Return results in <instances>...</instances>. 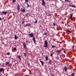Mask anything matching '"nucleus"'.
Segmentation results:
<instances>
[{"label": "nucleus", "instance_id": "f257e3e1", "mask_svg": "<svg viewBox=\"0 0 76 76\" xmlns=\"http://www.w3.org/2000/svg\"><path fill=\"white\" fill-rule=\"evenodd\" d=\"M45 45H44V47H47V45H48V42H47V41H45Z\"/></svg>", "mask_w": 76, "mask_h": 76}, {"label": "nucleus", "instance_id": "f03ea898", "mask_svg": "<svg viewBox=\"0 0 76 76\" xmlns=\"http://www.w3.org/2000/svg\"><path fill=\"white\" fill-rule=\"evenodd\" d=\"M28 35L30 36L31 38H33V37H34V34H33L32 33L29 34Z\"/></svg>", "mask_w": 76, "mask_h": 76}, {"label": "nucleus", "instance_id": "7ed1b4c3", "mask_svg": "<svg viewBox=\"0 0 76 76\" xmlns=\"http://www.w3.org/2000/svg\"><path fill=\"white\" fill-rule=\"evenodd\" d=\"M33 40L34 43V44H35L36 42V40H35V37H33Z\"/></svg>", "mask_w": 76, "mask_h": 76}, {"label": "nucleus", "instance_id": "20e7f679", "mask_svg": "<svg viewBox=\"0 0 76 76\" xmlns=\"http://www.w3.org/2000/svg\"><path fill=\"white\" fill-rule=\"evenodd\" d=\"M70 19L71 20H73V19H72V14H70Z\"/></svg>", "mask_w": 76, "mask_h": 76}, {"label": "nucleus", "instance_id": "39448f33", "mask_svg": "<svg viewBox=\"0 0 76 76\" xmlns=\"http://www.w3.org/2000/svg\"><path fill=\"white\" fill-rule=\"evenodd\" d=\"M42 5L43 6L45 5V3L44 0H42Z\"/></svg>", "mask_w": 76, "mask_h": 76}, {"label": "nucleus", "instance_id": "423d86ee", "mask_svg": "<svg viewBox=\"0 0 76 76\" xmlns=\"http://www.w3.org/2000/svg\"><path fill=\"white\" fill-rule=\"evenodd\" d=\"M2 14H4L5 15H7V11H5V12H2Z\"/></svg>", "mask_w": 76, "mask_h": 76}, {"label": "nucleus", "instance_id": "0eeeda50", "mask_svg": "<svg viewBox=\"0 0 76 76\" xmlns=\"http://www.w3.org/2000/svg\"><path fill=\"white\" fill-rule=\"evenodd\" d=\"M40 61V63H41V64H42V66H43L44 65V61Z\"/></svg>", "mask_w": 76, "mask_h": 76}, {"label": "nucleus", "instance_id": "6e6552de", "mask_svg": "<svg viewBox=\"0 0 76 76\" xmlns=\"http://www.w3.org/2000/svg\"><path fill=\"white\" fill-rule=\"evenodd\" d=\"M23 47L25 49H26V45H25V43H24L23 44Z\"/></svg>", "mask_w": 76, "mask_h": 76}, {"label": "nucleus", "instance_id": "1a4fd4ad", "mask_svg": "<svg viewBox=\"0 0 76 76\" xmlns=\"http://www.w3.org/2000/svg\"><path fill=\"white\" fill-rule=\"evenodd\" d=\"M3 70H4V68H0V72H2L3 71Z\"/></svg>", "mask_w": 76, "mask_h": 76}, {"label": "nucleus", "instance_id": "9d476101", "mask_svg": "<svg viewBox=\"0 0 76 76\" xmlns=\"http://www.w3.org/2000/svg\"><path fill=\"white\" fill-rule=\"evenodd\" d=\"M61 52V49H60L59 50H58V51H57V53H60Z\"/></svg>", "mask_w": 76, "mask_h": 76}, {"label": "nucleus", "instance_id": "9b49d317", "mask_svg": "<svg viewBox=\"0 0 76 76\" xmlns=\"http://www.w3.org/2000/svg\"><path fill=\"white\" fill-rule=\"evenodd\" d=\"M21 12H25V10L24 9L22 10H21Z\"/></svg>", "mask_w": 76, "mask_h": 76}, {"label": "nucleus", "instance_id": "f8f14e48", "mask_svg": "<svg viewBox=\"0 0 76 76\" xmlns=\"http://www.w3.org/2000/svg\"><path fill=\"white\" fill-rule=\"evenodd\" d=\"M17 9L18 10H20V6L19 5L18 6Z\"/></svg>", "mask_w": 76, "mask_h": 76}, {"label": "nucleus", "instance_id": "ddd939ff", "mask_svg": "<svg viewBox=\"0 0 76 76\" xmlns=\"http://www.w3.org/2000/svg\"><path fill=\"white\" fill-rule=\"evenodd\" d=\"M70 6L71 7H74V8H76V7H75V5H70Z\"/></svg>", "mask_w": 76, "mask_h": 76}, {"label": "nucleus", "instance_id": "4468645a", "mask_svg": "<svg viewBox=\"0 0 76 76\" xmlns=\"http://www.w3.org/2000/svg\"><path fill=\"white\" fill-rule=\"evenodd\" d=\"M45 60H46V61H47V60H48V56H46L45 57Z\"/></svg>", "mask_w": 76, "mask_h": 76}, {"label": "nucleus", "instance_id": "2eb2a0df", "mask_svg": "<svg viewBox=\"0 0 76 76\" xmlns=\"http://www.w3.org/2000/svg\"><path fill=\"white\" fill-rule=\"evenodd\" d=\"M17 37H18L16 36V35H15V39H17Z\"/></svg>", "mask_w": 76, "mask_h": 76}, {"label": "nucleus", "instance_id": "dca6fc26", "mask_svg": "<svg viewBox=\"0 0 76 76\" xmlns=\"http://www.w3.org/2000/svg\"><path fill=\"white\" fill-rule=\"evenodd\" d=\"M67 67H65L64 68V69L65 71H66V70H67Z\"/></svg>", "mask_w": 76, "mask_h": 76}, {"label": "nucleus", "instance_id": "f3484780", "mask_svg": "<svg viewBox=\"0 0 76 76\" xmlns=\"http://www.w3.org/2000/svg\"><path fill=\"white\" fill-rule=\"evenodd\" d=\"M65 2H70V1H68V0H65Z\"/></svg>", "mask_w": 76, "mask_h": 76}, {"label": "nucleus", "instance_id": "a211bd4d", "mask_svg": "<svg viewBox=\"0 0 76 76\" xmlns=\"http://www.w3.org/2000/svg\"><path fill=\"white\" fill-rule=\"evenodd\" d=\"M9 64V62H6V64Z\"/></svg>", "mask_w": 76, "mask_h": 76}, {"label": "nucleus", "instance_id": "6ab92c4d", "mask_svg": "<svg viewBox=\"0 0 76 76\" xmlns=\"http://www.w3.org/2000/svg\"><path fill=\"white\" fill-rule=\"evenodd\" d=\"M27 6H26L27 7H29V4L28 3H27Z\"/></svg>", "mask_w": 76, "mask_h": 76}, {"label": "nucleus", "instance_id": "aec40b11", "mask_svg": "<svg viewBox=\"0 0 76 76\" xmlns=\"http://www.w3.org/2000/svg\"><path fill=\"white\" fill-rule=\"evenodd\" d=\"M68 32H69V33H71V31H70L69 30H68Z\"/></svg>", "mask_w": 76, "mask_h": 76}, {"label": "nucleus", "instance_id": "412c9836", "mask_svg": "<svg viewBox=\"0 0 76 76\" xmlns=\"http://www.w3.org/2000/svg\"><path fill=\"white\" fill-rule=\"evenodd\" d=\"M25 23V21H23L22 22V24H24Z\"/></svg>", "mask_w": 76, "mask_h": 76}, {"label": "nucleus", "instance_id": "4be33fe9", "mask_svg": "<svg viewBox=\"0 0 76 76\" xmlns=\"http://www.w3.org/2000/svg\"><path fill=\"white\" fill-rule=\"evenodd\" d=\"M28 14H29L28 13H27L26 14V16H28Z\"/></svg>", "mask_w": 76, "mask_h": 76}, {"label": "nucleus", "instance_id": "5701e85b", "mask_svg": "<svg viewBox=\"0 0 76 76\" xmlns=\"http://www.w3.org/2000/svg\"><path fill=\"white\" fill-rule=\"evenodd\" d=\"M16 1V0H13L12 1V3H14Z\"/></svg>", "mask_w": 76, "mask_h": 76}, {"label": "nucleus", "instance_id": "b1692460", "mask_svg": "<svg viewBox=\"0 0 76 76\" xmlns=\"http://www.w3.org/2000/svg\"><path fill=\"white\" fill-rule=\"evenodd\" d=\"M72 76H75V74L74 73H72Z\"/></svg>", "mask_w": 76, "mask_h": 76}, {"label": "nucleus", "instance_id": "393cba45", "mask_svg": "<svg viewBox=\"0 0 76 76\" xmlns=\"http://www.w3.org/2000/svg\"><path fill=\"white\" fill-rule=\"evenodd\" d=\"M14 49L15 50V51H16L17 50L16 48H14Z\"/></svg>", "mask_w": 76, "mask_h": 76}, {"label": "nucleus", "instance_id": "a878e982", "mask_svg": "<svg viewBox=\"0 0 76 76\" xmlns=\"http://www.w3.org/2000/svg\"><path fill=\"white\" fill-rule=\"evenodd\" d=\"M10 54V53L8 52L7 53V55H9Z\"/></svg>", "mask_w": 76, "mask_h": 76}, {"label": "nucleus", "instance_id": "bb28decb", "mask_svg": "<svg viewBox=\"0 0 76 76\" xmlns=\"http://www.w3.org/2000/svg\"><path fill=\"white\" fill-rule=\"evenodd\" d=\"M55 47V46H54V45H52V48H54V47Z\"/></svg>", "mask_w": 76, "mask_h": 76}, {"label": "nucleus", "instance_id": "cd10ccee", "mask_svg": "<svg viewBox=\"0 0 76 76\" xmlns=\"http://www.w3.org/2000/svg\"><path fill=\"white\" fill-rule=\"evenodd\" d=\"M24 54L25 56H26V53H24Z\"/></svg>", "mask_w": 76, "mask_h": 76}, {"label": "nucleus", "instance_id": "c85d7f7f", "mask_svg": "<svg viewBox=\"0 0 76 76\" xmlns=\"http://www.w3.org/2000/svg\"><path fill=\"white\" fill-rule=\"evenodd\" d=\"M18 57L19 59H20V56H18Z\"/></svg>", "mask_w": 76, "mask_h": 76}, {"label": "nucleus", "instance_id": "c756f323", "mask_svg": "<svg viewBox=\"0 0 76 76\" xmlns=\"http://www.w3.org/2000/svg\"><path fill=\"white\" fill-rule=\"evenodd\" d=\"M50 56H51V57H52V56H53V53H52L51 54Z\"/></svg>", "mask_w": 76, "mask_h": 76}, {"label": "nucleus", "instance_id": "7c9ffc66", "mask_svg": "<svg viewBox=\"0 0 76 76\" xmlns=\"http://www.w3.org/2000/svg\"><path fill=\"white\" fill-rule=\"evenodd\" d=\"M44 34L45 35H47V33H45Z\"/></svg>", "mask_w": 76, "mask_h": 76}, {"label": "nucleus", "instance_id": "2f4dec72", "mask_svg": "<svg viewBox=\"0 0 76 76\" xmlns=\"http://www.w3.org/2000/svg\"><path fill=\"white\" fill-rule=\"evenodd\" d=\"M38 22V21L37 20H36L35 22V23H37V22Z\"/></svg>", "mask_w": 76, "mask_h": 76}, {"label": "nucleus", "instance_id": "473e14b6", "mask_svg": "<svg viewBox=\"0 0 76 76\" xmlns=\"http://www.w3.org/2000/svg\"><path fill=\"white\" fill-rule=\"evenodd\" d=\"M25 1L26 2H28V0H26Z\"/></svg>", "mask_w": 76, "mask_h": 76}, {"label": "nucleus", "instance_id": "72a5a7b5", "mask_svg": "<svg viewBox=\"0 0 76 76\" xmlns=\"http://www.w3.org/2000/svg\"><path fill=\"white\" fill-rule=\"evenodd\" d=\"M53 25H54V26H55V25H56V24L55 23H53Z\"/></svg>", "mask_w": 76, "mask_h": 76}, {"label": "nucleus", "instance_id": "f704fd0d", "mask_svg": "<svg viewBox=\"0 0 76 76\" xmlns=\"http://www.w3.org/2000/svg\"><path fill=\"white\" fill-rule=\"evenodd\" d=\"M11 64H9V66H11Z\"/></svg>", "mask_w": 76, "mask_h": 76}, {"label": "nucleus", "instance_id": "c9c22d12", "mask_svg": "<svg viewBox=\"0 0 76 76\" xmlns=\"http://www.w3.org/2000/svg\"><path fill=\"white\" fill-rule=\"evenodd\" d=\"M49 63H51V60H50L49 61Z\"/></svg>", "mask_w": 76, "mask_h": 76}, {"label": "nucleus", "instance_id": "e433bc0d", "mask_svg": "<svg viewBox=\"0 0 76 76\" xmlns=\"http://www.w3.org/2000/svg\"><path fill=\"white\" fill-rule=\"evenodd\" d=\"M48 16H51V15L49 14V15H48Z\"/></svg>", "mask_w": 76, "mask_h": 76}, {"label": "nucleus", "instance_id": "4c0bfd02", "mask_svg": "<svg viewBox=\"0 0 76 76\" xmlns=\"http://www.w3.org/2000/svg\"><path fill=\"white\" fill-rule=\"evenodd\" d=\"M0 20H1V18L0 17Z\"/></svg>", "mask_w": 76, "mask_h": 76}, {"label": "nucleus", "instance_id": "58836bf2", "mask_svg": "<svg viewBox=\"0 0 76 76\" xmlns=\"http://www.w3.org/2000/svg\"><path fill=\"white\" fill-rule=\"evenodd\" d=\"M26 42L27 43H28V41H26Z\"/></svg>", "mask_w": 76, "mask_h": 76}, {"label": "nucleus", "instance_id": "ea45409f", "mask_svg": "<svg viewBox=\"0 0 76 76\" xmlns=\"http://www.w3.org/2000/svg\"><path fill=\"white\" fill-rule=\"evenodd\" d=\"M26 76H29V75H27Z\"/></svg>", "mask_w": 76, "mask_h": 76}, {"label": "nucleus", "instance_id": "a19ab883", "mask_svg": "<svg viewBox=\"0 0 76 76\" xmlns=\"http://www.w3.org/2000/svg\"><path fill=\"white\" fill-rule=\"evenodd\" d=\"M51 75H52V74H51V73H50Z\"/></svg>", "mask_w": 76, "mask_h": 76}, {"label": "nucleus", "instance_id": "79ce46f5", "mask_svg": "<svg viewBox=\"0 0 76 76\" xmlns=\"http://www.w3.org/2000/svg\"><path fill=\"white\" fill-rule=\"evenodd\" d=\"M53 76V75H52V76Z\"/></svg>", "mask_w": 76, "mask_h": 76}]
</instances>
